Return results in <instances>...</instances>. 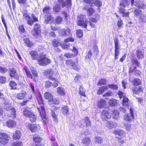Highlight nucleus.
Segmentation results:
<instances>
[{
    "label": "nucleus",
    "instance_id": "1",
    "mask_svg": "<svg viewBox=\"0 0 146 146\" xmlns=\"http://www.w3.org/2000/svg\"><path fill=\"white\" fill-rule=\"evenodd\" d=\"M38 63L40 65L44 66L47 65L50 62V60L46 58L43 53L39 54V57L38 60Z\"/></svg>",
    "mask_w": 146,
    "mask_h": 146
},
{
    "label": "nucleus",
    "instance_id": "2",
    "mask_svg": "<svg viewBox=\"0 0 146 146\" xmlns=\"http://www.w3.org/2000/svg\"><path fill=\"white\" fill-rule=\"evenodd\" d=\"M10 137L9 135L5 133H0V143L5 145L9 141Z\"/></svg>",
    "mask_w": 146,
    "mask_h": 146
},
{
    "label": "nucleus",
    "instance_id": "3",
    "mask_svg": "<svg viewBox=\"0 0 146 146\" xmlns=\"http://www.w3.org/2000/svg\"><path fill=\"white\" fill-rule=\"evenodd\" d=\"M24 115L29 117L30 120L32 122H35L36 119L35 115L31 111L25 109L23 111Z\"/></svg>",
    "mask_w": 146,
    "mask_h": 146
},
{
    "label": "nucleus",
    "instance_id": "4",
    "mask_svg": "<svg viewBox=\"0 0 146 146\" xmlns=\"http://www.w3.org/2000/svg\"><path fill=\"white\" fill-rule=\"evenodd\" d=\"M108 108H105V110H102L101 112V117L102 120L104 121H107L111 117L110 114L108 112L107 110Z\"/></svg>",
    "mask_w": 146,
    "mask_h": 146
},
{
    "label": "nucleus",
    "instance_id": "5",
    "mask_svg": "<svg viewBox=\"0 0 146 146\" xmlns=\"http://www.w3.org/2000/svg\"><path fill=\"white\" fill-rule=\"evenodd\" d=\"M130 113L125 114L123 118L125 121H126L128 123L131 122L132 120L133 119L134 115L132 109L130 108L129 110Z\"/></svg>",
    "mask_w": 146,
    "mask_h": 146
},
{
    "label": "nucleus",
    "instance_id": "6",
    "mask_svg": "<svg viewBox=\"0 0 146 146\" xmlns=\"http://www.w3.org/2000/svg\"><path fill=\"white\" fill-rule=\"evenodd\" d=\"M59 35L60 36H70L71 35L70 30L68 28L64 29L59 31Z\"/></svg>",
    "mask_w": 146,
    "mask_h": 146
},
{
    "label": "nucleus",
    "instance_id": "7",
    "mask_svg": "<svg viewBox=\"0 0 146 146\" xmlns=\"http://www.w3.org/2000/svg\"><path fill=\"white\" fill-rule=\"evenodd\" d=\"M85 16L83 15H80L78 17V25L82 26L84 28H86L87 26L86 23H87L86 21H85L86 23L84 21Z\"/></svg>",
    "mask_w": 146,
    "mask_h": 146
},
{
    "label": "nucleus",
    "instance_id": "8",
    "mask_svg": "<svg viewBox=\"0 0 146 146\" xmlns=\"http://www.w3.org/2000/svg\"><path fill=\"white\" fill-rule=\"evenodd\" d=\"M53 71L51 69H47L44 72V75L49 79L56 81V79L52 77L53 75Z\"/></svg>",
    "mask_w": 146,
    "mask_h": 146
},
{
    "label": "nucleus",
    "instance_id": "9",
    "mask_svg": "<svg viewBox=\"0 0 146 146\" xmlns=\"http://www.w3.org/2000/svg\"><path fill=\"white\" fill-rule=\"evenodd\" d=\"M41 30L40 25L36 24L34 26V30L32 31V33L34 36L37 35L40 33Z\"/></svg>",
    "mask_w": 146,
    "mask_h": 146
},
{
    "label": "nucleus",
    "instance_id": "10",
    "mask_svg": "<svg viewBox=\"0 0 146 146\" xmlns=\"http://www.w3.org/2000/svg\"><path fill=\"white\" fill-rule=\"evenodd\" d=\"M58 3L60 5H62V7L63 8L67 5L68 7L71 5V0H66V1H64L63 0H57Z\"/></svg>",
    "mask_w": 146,
    "mask_h": 146
},
{
    "label": "nucleus",
    "instance_id": "11",
    "mask_svg": "<svg viewBox=\"0 0 146 146\" xmlns=\"http://www.w3.org/2000/svg\"><path fill=\"white\" fill-rule=\"evenodd\" d=\"M9 75L11 77L15 78L16 80H18L19 76L17 75L16 70L14 68H10L9 70Z\"/></svg>",
    "mask_w": 146,
    "mask_h": 146
},
{
    "label": "nucleus",
    "instance_id": "12",
    "mask_svg": "<svg viewBox=\"0 0 146 146\" xmlns=\"http://www.w3.org/2000/svg\"><path fill=\"white\" fill-rule=\"evenodd\" d=\"M5 109H7L8 110H10L11 112V115L9 116L12 117L13 118H15L16 116V111L14 108L12 107L11 105H9L8 106V108H5Z\"/></svg>",
    "mask_w": 146,
    "mask_h": 146
},
{
    "label": "nucleus",
    "instance_id": "13",
    "mask_svg": "<svg viewBox=\"0 0 146 146\" xmlns=\"http://www.w3.org/2000/svg\"><path fill=\"white\" fill-rule=\"evenodd\" d=\"M23 69L25 70V72L28 77L32 79L34 81L36 82V78H33V76L31 74L29 69H28L26 67H24Z\"/></svg>",
    "mask_w": 146,
    "mask_h": 146
},
{
    "label": "nucleus",
    "instance_id": "14",
    "mask_svg": "<svg viewBox=\"0 0 146 146\" xmlns=\"http://www.w3.org/2000/svg\"><path fill=\"white\" fill-rule=\"evenodd\" d=\"M117 123L113 121H108L106 124V126L109 129H111L117 126Z\"/></svg>",
    "mask_w": 146,
    "mask_h": 146
},
{
    "label": "nucleus",
    "instance_id": "15",
    "mask_svg": "<svg viewBox=\"0 0 146 146\" xmlns=\"http://www.w3.org/2000/svg\"><path fill=\"white\" fill-rule=\"evenodd\" d=\"M44 96L45 99H48L49 101L54 102L55 99H53V96L49 92H46L44 94Z\"/></svg>",
    "mask_w": 146,
    "mask_h": 146
},
{
    "label": "nucleus",
    "instance_id": "16",
    "mask_svg": "<svg viewBox=\"0 0 146 146\" xmlns=\"http://www.w3.org/2000/svg\"><path fill=\"white\" fill-rule=\"evenodd\" d=\"M6 126L9 128L15 127L16 125L15 121L13 120H10L6 122Z\"/></svg>",
    "mask_w": 146,
    "mask_h": 146
},
{
    "label": "nucleus",
    "instance_id": "17",
    "mask_svg": "<svg viewBox=\"0 0 146 146\" xmlns=\"http://www.w3.org/2000/svg\"><path fill=\"white\" fill-rule=\"evenodd\" d=\"M127 5V4L121 2L120 4V7L119 9V12L123 13L125 10V7Z\"/></svg>",
    "mask_w": 146,
    "mask_h": 146
},
{
    "label": "nucleus",
    "instance_id": "18",
    "mask_svg": "<svg viewBox=\"0 0 146 146\" xmlns=\"http://www.w3.org/2000/svg\"><path fill=\"white\" fill-rule=\"evenodd\" d=\"M29 54L33 60H37L38 58H39V56L38 55V52L36 51H31Z\"/></svg>",
    "mask_w": 146,
    "mask_h": 146
},
{
    "label": "nucleus",
    "instance_id": "19",
    "mask_svg": "<svg viewBox=\"0 0 146 146\" xmlns=\"http://www.w3.org/2000/svg\"><path fill=\"white\" fill-rule=\"evenodd\" d=\"M98 106L100 108H105L106 107L105 101L103 99H101L98 102Z\"/></svg>",
    "mask_w": 146,
    "mask_h": 146
},
{
    "label": "nucleus",
    "instance_id": "20",
    "mask_svg": "<svg viewBox=\"0 0 146 146\" xmlns=\"http://www.w3.org/2000/svg\"><path fill=\"white\" fill-rule=\"evenodd\" d=\"M111 113L113 118L117 120L119 118V112L116 110H113L111 111Z\"/></svg>",
    "mask_w": 146,
    "mask_h": 146
},
{
    "label": "nucleus",
    "instance_id": "21",
    "mask_svg": "<svg viewBox=\"0 0 146 146\" xmlns=\"http://www.w3.org/2000/svg\"><path fill=\"white\" fill-rule=\"evenodd\" d=\"M143 52L142 50L138 49L136 51V55L137 58L140 59L143 58Z\"/></svg>",
    "mask_w": 146,
    "mask_h": 146
},
{
    "label": "nucleus",
    "instance_id": "22",
    "mask_svg": "<svg viewBox=\"0 0 146 146\" xmlns=\"http://www.w3.org/2000/svg\"><path fill=\"white\" fill-rule=\"evenodd\" d=\"M21 137L20 132L19 131H16L14 132L13 135V138L15 140L19 139Z\"/></svg>",
    "mask_w": 146,
    "mask_h": 146
},
{
    "label": "nucleus",
    "instance_id": "23",
    "mask_svg": "<svg viewBox=\"0 0 146 146\" xmlns=\"http://www.w3.org/2000/svg\"><path fill=\"white\" fill-rule=\"evenodd\" d=\"M113 133L115 135H118L119 136H124L125 135V133L123 131L120 129H115L113 131Z\"/></svg>",
    "mask_w": 146,
    "mask_h": 146
},
{
    "label": "nucleus",
    "instance_id": "24",
    "mask_svg": "<svg viewBox=\"0 0 146 146\" xmlns=\"http://www.w3.org/2000/svg\"><path fill=\"white\" fill-rule=\"evenodd\" d=\"M60 6V5L59 4H56L53 7V11L56 13L60 12L61 9Z\"/></svg>",
    "mask_w": 146,
    "mask_h": 146
},
{
    "label": "nucleus",
    "instance_id": "25",
    "mask_svg": "<svg viewBox=\"0 0 146 146\" xmlns=\"http://www.w3.org/2000/svg\"><path fill=\"white\" fill-rule=\"evenodd\" d=\"M51 115L54 120L56 121L57 119V113L56 109H54L52 110Z\"/></svg>",
    "mask_w": 146,
    "mask_h": 146
},
{
    "label": "nucleus",
    "instance_id": "26",
    "mask_svg": "<svg viewBox=\"0 0 146 146\" xmlns=\"http://www.w3.org/2000/svg\"><path fill=\"white\" fill-rule=\"evenodd\" d=\"M58 93L61 95L64 96L65 94V90L61 87H59L57 88Z\"/></svg>",
    "mask_w": 146,
    "mask_h": 146
},
{
    "label": "nucleus",
    "instance_id": "27",
    "mask_svg": "<svg viewBox=\"0 0 146 146\" xmlns=\"http://www.w3.org/2000/svg\"><path fill=\"white\" fill-rule=\"evenodd\" d=\"M128 99L126 96H124L122 100V104L124 107H127L128 105Z\"/></svg>",
    "mask_w": 146,
    "mask_h": 146
},
{
    "label": "nucleus",
    "instance_id": "28",
    "mask_svg": "<svg viewBox=\"0 0 146 146\" xmlns=\"http://www.w3.org/2000/svg\"><path fill=\"white\" fill-rule=\"evenodd\" d=\"M82 142L85 145L87 146L90 144V140L89 138L86 137L82 139Z\"/></svg>",
    "mask_w": 146,
    "mask_h": 146
},
{
    "label": "nucleus",
    "instance_id": "29",
    "mask_svg": "<svg viewBox=\"0 0 146 146\" xmlns=\"http://www.w3.org/2000/svg\"><path fill=\"white\" fill-rule=\"evenodd\" d=\"M117 104V100L114 99H111L109 102V105L112 106L116 105Z\"/></svg>",
    "mask_w": 146,
    "mask_h": 146
},
{
    "label": "nucleus",
    "instance_id": "30",
    "mask_svg": "<svg viewBox=\"0 0 146 146\" xmlns=\"http://www.w3.org/2000/svg\"><path fill=\"white\" fill-rule=\"evenodd\" d=\"M129 72L130 73H133L134 75H139L141 73L139 70H136V67H134L133 69H132L131 68H130Z\"/></svg>",
    "mask_w": 146,
    "mask_h": 146
},
{
    "label": "nucleus",
    "instance_id": "31",
    "mask_svg": "<svg viewBox=\"0 0 146 146\" xmlns=\"http://www.w3.org/2000/svg\"><path fill=\"white\" fill-rule=\"evenodd\" d=\"M41 117L44 124L45 125L47 123L48 120V117L45 114L43 115Z\"/></svg>",
    "mask_w": 146,
    "mask_h": 146
},
{
    "label": "nucleus",
    "instance_id": "32",
    "mask_svg": "<svg viewBox=\"0 0 146 146\" xmlns=\"http://www.w3.org/2000/svg\"><path fill=\"white\" fill-rule=\"evenodd\" d=\"M54 18L51 15H49L45 19L46 23H48L50 22L52 23L53 21Z\"/></svg>",
    "mask_w": 146,
    "mask_h": 146
},
{
    "label": "nucleus",
    "instance_id": "33",
    "mask_svg": "<svg viewBox=\"0 0 146 146\" xmlns=\"http://www.w3.org/2000/svg\"><path fill=\"white\" fill-rule=\"evenodd\" d=\"M135 15L136 16L140 17L142 14V11L139 9H137L134 11Z\"/></svg>",
    "mask_w": 146,
    "mask_h": 146
},
{
    "label": "nucleus",
    "instance_id": "34",
    "mask_svg": "<svg viewBox=\"0 0 146 146\" xmlns=\"http://www.w3.org/2000/svg\"><path fill=\"white\" fill-rule=\"evenodd\" d=\"M108 86L110 88L114 90H117L118 88V85L113 84H109Z\"/></svg>",
    "mask_w": 146,
    "mask_h": 146
},
{
    "label": "nucleus",
    "instance_id": "35",
    "mask_svg": "<svg viewBox=\"0 0 146 146\" xmlns=\"http://www.w3.org/2000/svg\"><path fill=\"white\" fill-rule=\"evenodd\" d=\"M62 113L64 114H68V108L66 106H64L61 109Z\"/></svg>",
    "mask_w": 146,
    "mask_h": 146
},
{
    "label": "nucleus",
    "instance_id": "36",
    "mask_svg": "<svg viewBox=\"0 0 146 146\" xmlns=\"http://www.w3.org/2000/svg\"><path fill=\"white\" fill-rule=\"evenodd\" d=\"M143 90L141 86L139 87L138 88H136L135 90H133V92L136 94H138L139 93L142 92Z\"/></svg>",
    "mask_w": 146,
    "mask_h": 146
},
{
    "label": "nucleus",
    "instance_id": "37",
    "mask_svg": "<svg viewBox=\"0 0 146 146\" xmlns=\"http://www.w3.org/2000/svg\"><path fill=\"white\" fill-rule=\"evenodd\" d=\"M94 12V10L92 8H89L87 10V14L89 17L92 16Z\"/></svg>",
    "mask_w": 146,
    "mask_h": 146
},
{
    "label": "nucleus",
    "instance_id": "38",
    "mask_svg": "<svg viewBox=\"0 0 146 146\" xmlns=\"http://www.w3.org/2000/svg\"><path fill=\"white\" fill-rule=\"evenodd\" d=\"M26 95L25 93H22L18 94L17 95V97L18 99L20 100L23 99Z\"/></svg>",
    "mask_w": 146,
    "mask_h": 146
},
{
    "label": "nucleus",
    "instance_id": "39",
    "mask_svg": "<svg viewBox=\"0 0 146 146\" xmlns=\"http://www.w3.org/2000/svg\"><path fill=\"white\" fill-rule=\"evenodd\" d=\"M79 94H80L81 95H82L84 96H86L84 90L83 86H80Z\"/></svg>",
    "mask_w": 146,
    "mask_h": 146
},
{
    "label": "nucleus",
    "instance_id": "40",
    "mask_svg": "<svg viewBox=\"0 0 146 146\" xmlns=\"http://www.w3.org/2000/svg\"><path fill=\"white\" fill-rule=\"evenodd\" d=\"M93 4L98 7H100L102 6V2L99 0H94L92 2Z\"/></svg>",
    "mask_w": 146,
    "mask_h": 146
},
{
    "label": "nucleus",
    "instance_id": "41",
    "mask_svg": "<svg viewBox=\"0 0 146 146\" xmlns=\"http://www.w3.org/2000/svg\"><path fill=\"white\" fill-rule=\"evenodd\" d=\"M62 21V18L60 16L57 17L55 19L54 23L56 24H60Z\"/></svg>",
    "mask_w": 146,
    "mask_h": 146
},
{
    "label": "nucleus",
    "instance_id": "42",
    "mask_svg": "<svg viewBox=\"0 0 146 146\" xmlns=\"http://www.w3.org/2000/svg\"><path fill=\"white\" fill-rule=\"evenodd\" d=\"M131 62L133 65H135L138 67L140 66V63L136 58L133 59Z\"/></svg>",
    "mask_w": 146,
    "mask_h": 146
},
{
    "label": "nucleus",
    "instance_id": "43",
    "mask_svg": "<svg viewBox=\"0 0 146 146\" xmlns=\"http://www.w3.org/2000/svg\"><path fill=\"white\" fill-rule=\"evenodd\" d=\"M115 49H119V40L117 38H115L114 39Z\"/></svg>",
    "mask_w": 146,
    "mask_h": 146
},
{
    "label": "nucleus",
    "instance_id": "44",
    "mask_svg": "<svg viewBox=\"0 0 146 146\" xmlns=\"http://www.w3.org/2000/svg\"><path fill=\"white\" fill-rule=\"evenodd\" d=\"M37 128V125H36L33 124L30 126V129L31 132H33L36 131Z\"/></svg>",
    "mask_w": 146,
    "mask_h": 146
},
{
    "label": "nucleus",
    "instance_id": "45",
    "mask_svg": "<svg viewBox=\"0 0 146 146\" xmlns=\"http://www.w3.org/2000/svg\"><path fill=\"white\" fill-rule=\"evenodd\" d=\"M52 43L53 46L54 47H57L60 44V42L59 41H58V40H57L56 39H54L52 41Z\"/></svg>",
    "mask_w": 146,
    "mask_h": 146
},
{
    "label": "nucleus",
    "instance_id": "46",
    "mask_svg": "<svg viewBox=\"0 0 146 146\" xmlns=\"http://www.w3.org/2000/svg\"><path fill=\"white\" fill-rule=\"evenodd\" d=\"M106 83L107 82L106 79H101L99 80L97 84V85L98 86L100 84L105 85L106 84Z\"/></svg>",
    "mask_w": 146,
    "mask_h": 146
},
{
    "label": "nucleus",
    "instance_id": "47",
    "mask_svg": "<svg viewBox=\"0 0 146 146\" xmlns=\"http://www.w3.org/2000/svg\"><path fill=\"white\" fill-rule=\"evenodd\" d=\"M76 35L77 36L80 38L82 36H83V31L80 29H78L77 31Z\"/></svg>",
    "mask_w": 146,
    "mask_h": 146
},
{
    "label": "nucleus",
    "instance_id": "48",
    "mask_svg": "<svg viewBox=\"0 0 146 146\" xmlns=\"http://www.w3.org/2000/svg\"><path fill=\"white\" fill-rule=\"evenodd\" d=\"M17 85L16 83L14 81H11L10 82V86L12 89H16Z\"/></svg>",
    "mask_w": 146,
    "mask_h": 146
},
{
    "label": "nucleus",
    "instance_id": "49",
    "mask_svg": "<svg viewBox=\"0 0 146 146\" xmlns=\"http://www.w3.org/2000/svg\"><path fill=\"white\" fill-rule=\"evenodd\" d=\"M84 120L86 127H88L91 125L90 121L88 117H85Z\"/></svg>",
    "mask_w": 146,
    "mask_h": 146
},
{
    "label": "nucleus",
    "instance_id": "50",
    "mask_svg": "<svg viewBox=\"0 0 146 146\" xmlns=\"http://www.w3.org/2000/svg\"><path fill=\"white\" fill-rule=\"evenodd\" d=\"M77 64H76V63L74 62L72 64L71 66L72 68L75 70H77L80 69L79 67L77 65L78 64V62H76Z\"/></svg>",
    "mask_w": 146,
    "mask_h": 146
},
{
    "label": "nucleus",
    "instance_id": "51",
    "mask_svg": "<svg viewBox=\"0 0 146 146\" xmlns=\"http://www.w3.org/2000/svg\"><path fill=\"white\" fill-rule=\"evenodd\" d=\"M133 84L134 86H138L141 84V81L140 80L137 79H134L133 82Z\"/></svg>",
    "mask_w": 146,
    "mask_h": 146
},
{
    "label": "nucleus",
    "instance_id": "52",
    "mask_svg": "<svg viewBox=\"0 0 146 146\" xmlns=\"http://www.w3.org/2000/svg\"><path fill=\"white\" fill-rule=\"evenodd\" d=\"M139 20L141 22H146V14H142L139 17Z\"/></svg>",
    "mask_w": 146,
    "mask_h": 146
},
{
    "label": "nucleus",
    "instance_id": "53",
    "mask_svg": "<svg viewBox=\"0 0 146 146\" xmlns=\"http://www.w3.org/2000/svg\"><path fill=\"white\" fill-rule=\"evenodd\" d=\"M25 43L29 47H31L33 45L32 42L30 41L28 38L25 39Z\"/></svg>",
    "mask_w": 146,
    "mask_h": 146
},
{
    "label": "nucleus",
    "instance_id": "54",
    "mask_svg": "<svg viewBox=\"0 0 146 146\" xmlns=\"http://www.w3.org/2000/svg\"><path fill=\"white\" fill-rule=\"evenodd\" d=\"M51 10L50 7L49 6H46L43 9V12L46 14L48 13Z\"/></svg>",
    "mask_w": 146,
    "mask_h": 146
},
{
    "label": "nucleus",
    "instance_id": "55",
    "mask_svg": "<svg viewBox=\"0 0 146 146\" xmlns=\"http://www.w3.org/2000/svg\"><path fill=\"white\" fill-rule=\"evenodd\" d=\"M6 81V78L3 76H0V83L2 84L5 83Z\"/></svg>",
    "mask_w": 146,
    "mask_h": 146
},
{
    "label": "nucleus",
    "instance_id": "56",
    "mask_svg": "<svg viewBox=\"0 0 146 146\" xmlns=\"http://www.w3.org/2000/svg\"><path fill=\"white\" fill-rule=\"evenodd\" d=\"M23 144L22 142L20 141H16L14 142L12 146H23Z\"/></svg>",
    "mask_w": 146,
    "mask_h": 146
},
{
    "label": "nucleus",
    "instance_id": "57",
    "mask_svg": "<svg viewBox=\"0 0 146 146\" xmlns=\"http://www.w3.org/2000/svg\"><path fill=\"white\" fill-rule=\"evenodd\" d=\"M104 90L102 87H99L97 91V94L98 95H100L102 94L104 92Z\"/></svg>",
    "mask_w": 146,
    "mask_h": 146
},
{
    "label": "nucleus",
    "instance_id": "58",
    "mask_svg": "<svg viewBox=\"0 0 146 146\" xmlns=\"http://www.w3.org/2000/svg\"><path fill=\"white\" fill-rule=\"evenodd\" d=\"M95 140L96 142L99 143H101L103 141L102 138L99 137H96Z\"/></svg>",
    "mask_w": 146,
    "mask_h": 146
},
{
    "label": "nucleus",
    "instance_id": "59",
    "mask_svg": "<svg viewBox=\"0 0 146 146\" xmlns=\"http://www.w3.org/2000/svg\"><path fill=\"white\" fill-rule=\"evenodd\" d=\"M119 49H115V59L118 58V56L119 54Z\"/></svg>",
    "mask_w": 146,
    "mask_h": 146
},
{
    "label": "nucleus",
    "instance_id": "60",
    "mask_svg": "<svg viewBox=\"0 0 146 146\" xmlns=\"http://www.w3.org/2000/svg\"><path fill=\"white\" fill-rule=\"evenodd\" d=\"M124 124L126 130L128 131H129L131 128L130 124L126 123L125 122H124Z\"/></svg>",
    "mask_w": 146,
    "mask_h": 146
},
{
    "label": "nucleus",
    "instance_id": "61",
    "mask_svg": "<svg viewBox=\"0 0 146 146\" xmlns=\"http://www.w3.org/2000/svg\"><path fill=\"white\" fill-rule=\"evenodd\" d=\"M118 94L119 97L120 99L122 98L123 97H124V96H125V94L120 91H118Z\"/></svg>",
    "mask_w": 146,
    "mask_h": 146
},
{
    "label": "nucleus",
    "instance_id": "62",
    "mask_svg": "<svg viewBox=\"0 0 146 146\" xmlns=\"http://www.w3.org/2000/svg\"><path fill=\"white\" fill-rule=\"evenodd\" d=\"M33 140L36 142H39L41 141V138L38 136H35L33 137Z\"/></svg>",
    "mask_w": 146,
    "mask_h": 146
},
{
    "label": "nucleus",
    "instance_id": "63",
    "mask_svg": "<svg viewBox=\"0 0 146 146\" xmlns=\"http://www.w3.org/2000/svg\"><path fill=\"white\" fill-rule=\"evenodd\" d=\"M64 56L67 58H72L74 56V55L69 53H66L64 54Z\"/></svg>",
    "mask_w": 146,
    "mask_h": 146
},
{
    "label": "nucleus",
    "instance_id": "64",
    "mask_svg": "<svg viewBox=\"0 0 146 146\" xmlns=\"http://www.w3.org/2000/svg\"><path fill=\"white\" fill-rule=\"evenodd\" d=\"M27 24L30 26H32L33 25L34 21L32 20L31 18H29L27 20Z\"/></svg>",
    "mask_w": 146,
    "mask_h": 146
}]
</instances>
